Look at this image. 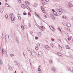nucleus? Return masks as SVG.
I'll return each mask as SVG.
<instances>
[{"mask_svg": "<svg viewBox=\"0 0 73 73\" xmlns=\"http://www.w3.org/2000/svg\"><path fill=\"white\" fill-rule=\"evenodd\" d=\"M13 15V13H11L10 14L9 16V18L11 20V23H13L15 21V17H13L12 18V15Z\"/></svg>", "mask_w": 73, "mask_h": 73, "instance_id": "obj_1", "label": "nucleus"}, {"mask_svg": "<svg viewBox=\"0 0 73 73\" xmlns=\"http://www.w3.org/2000/svg\"><path fill=\"white\" fill-rule=\"evenodd\" d=\"M66 70H70L71 72L73 73V67H67L66 68Z\"/></svg>", "mask_w": 73, "mask_h": 73, "instance_id": "obj_2", "label": "nucleus"}, {"mask_svg": "<svg viewBox=\"0 0 73 73\" xmlns=\"http://www.w3.org/2000/svg\"><path fill=\"white\" fill-rule=\"evenodd\" d=\"M31 55L33 56H36V52H35L32 51L31 52Z\"/></svg>", "mask_w": 73, "mask_h": 73, "instance_id": "obj_3", "label": "nucleus"}, {"mask_svg": "<svg viewBox=\"0 0 73 73\" xmlns=\"http://www.w3.org/2000/svg\"><path fill=\"white\" fill-rule=\"evenodd\" d=\"M9 35H6L5 36V40L6 42L7 41V40H9Z\"/></svg>", "mask_w": 73, "mask_h": 73, "instance_id": "obj_4", "label": "nucleus"}, {"mask_svg": "<svg viewBox=\"0 0 73 73\" xmlns=\"http://www.w3.org/2000/svg\"><path fill=\"white\" fill-rule=\"evenodd\" d=\"M68 7H73V5L72 4V3H68V5H67Z\"/></svg>", "mask_w": 73, "mask_h": 73, "instance_id": "obj_5", "label": "nucleus"}, {"mask_svg": "<svg viewBox=\"0 0 73 73\" xmlns=\"http://www.w3.org/2000/svg\"><path fill=\"white\" fill-rule=\"evenodd\" d=\"M35 13L36 16V17H37L39 19H41V18H40V16L38 15V14H37V13L35 12Z\"/></svg>", "mask_w": 73, "mask_h": 73, "instance_id": "obj_6", "label": "nucleus"}, {"mask_svg": "<svg viewBox=\"0 0 73 73\" xmlns=\"http://www.w3.org/2000/svg\"><path fill=\"white\" fill-rule=\"evenodd\" d=\"M38 55L39 56H42V52L41 51L38 52Z\"/></svg>", "mask_w": 73, "mask_h": 73, "instance_id": "obj_7", "label": "nucleus"}, {"mask_svg": "<svg viewBox=\"0 0 73 73\" xmlns=\"http://www.w3.org/2000/svg\"><path fill=\"white\" fill-rule=\"evenodd\" d=\"M45 48L48 50H49V46L46 45L45 46Z\"/></svg>", "mask_w": 73, "mask_h": 73, "instance_id": "obj_8", "label": "nucleus"}, {"mask_svg": "<svg viewBox=\"0 0 73 73\" xmlns=\"http://www.w3.org/2000/svg\"><path fill=\"white\" fill-rule=\"evenodd\" d=\"M8 69L9 71H12V68L11 66H9Z\"/></svg>", "mask_w": 73, "mask_h": 73, "instance_id": "obj_9", "label": "nucleus"}, {"mask_svg": "<svg viewBox=\"0 0 73 73\" xmlns=\"http://www.w3.org/2000/svg\"><path fill=\"white\" fill-rule=\"evenodd\" d=\"M66 25L68 27H71V25L70 23H68V24H66Z\"/></svg>", "mask_w": 73, "mask_h": 73, "instance_id": "obj_10", "label": "nucleus"}, {"mask_svg": "<svg viewBox=\"0 0 73 73\" xmlns=\"http://www.w3.org/2000/svg\"><path fill=\"white\" fill-rule=\"evenodd\" d=\"M65 47L67 49H70V47H69L68 45H66Z\"/></svg>", "mask_w": 73, "mask_h": 73, "instance_id": "obj_11", "label": "nucleus"}, {"mask_svg": "<svg viewBox=\"0 0 73 73\" xmlns=\"http://www.w3.org/2000/svg\"><path fill=\"white\" fill-rule=\"evenodd\" d=\"M52 69L53 71V72H55V70H56V68L54 67H53Z\"/></svg>", "mask_w": 73, "mask_h": 73, "instance_id": "obj_12", "label": "nucleus"}, {"mask_svg": "<svg viewBox=\"0 0 73 73\" xmlns=\"http://www.w3.org/2000/svg\"><path fill=\"white\" fill-rule=\"evenodd\" d=\"M21 7L23 8H25V6L24 4L21 5Z\"/></svg>", "mask_w": 73, "mask_h": 73, "instance_id": "obj_13", "label": "nucleus"}, {"mask_svg": "<svg viewBox=\"0 0 73 73\" xmlns=\"http://www.w3.org/2000/svg\"><path fill=\"white\" fill-rule=\"evenodd\" d=\"M62 17V18H63V19H66V17L65 16L63 15Z\"/></svg>", "mask_w": 73, "mask_h": 73, "instance_id": "obj_14", "label": "nucleus"}, {"mask_svg": "<svg viewBox=\"0 0 73 73\" xmlns=\"http://www.w3.org/2000/svg\"><path fill=\"white\" fill-rule=\"evenodd\" d=\"M5 5L7 7H10V8H11V7L8 4H7V3H5Z\"/></svg>", "mask_w": 73, "mask_h": 73, "instance_id": "obj_15", "label": "nucleus"}, {"mask_svg": "<svg viewBox=\"0 0 73 73\" xmlns=\"http://www.w3.org/2000/svg\"><path fill=\"white\" fill-rule=\"evenodd\" d=\"M54 15H55V16H58V15L57 14V12H56V11H54Z\"/></svg>", "mask_w": 73, "mask_h": 73, "instance_id": "obj_16", "label": "nucleus"}, {"mask_svg": "<svg viewBox=\"0 0 73 73\" xmlns=\"http://www.w3.org/2000/svg\"><path fill=\"white\" fill-rule=\"evenodd\" d=\"M2 54H4V49H3L2 50Z\"/></svg>", "mask_w": 73, "mask_h": 73, "instance_id": "obj_17", "label": "nucleus"}, {"mask_svg": "<svg viewBox=\"0 0 73 73\" xmlns=\"http://www.w3.org/2000/svg\"><path fill=\"white\" fill-rule=\"evenodd\" d=\"M18 17L19 20H20L21 19V17H20V15H18Z\"/></svg>", "mask_w": 73, "mask_h": 73, "instance_id": "obj_18", "label": "nucleus"}, {"mask_svg": "<svg viewBox=\"0 0 73 73\" xmlns=\"http://www.w3.org/2000/svg\"><path fill=\"white\" fill-rule=\"evenodd\" d=\"M57 10L58 12H60H60H61V10H60L58 9H57Z\"/></svg>", "mask_w": 73, "mask_h": 73, "instance_id": "obj_19", "label": "nucleus"}, {"mask_svg": "<svg viewBox=\"0 0 73 73\" xmlns=\"http://www.w3.org/2000/svg\"><path fill=\"white\" fill-rule=\"evenodd\" d=\"M3 64V61L2 60L0 59V65H2Z\"/></svg>", "mask_w": 73, "mask_h": 73, "instance_id": "obj_20", "label": "nucleus"}, {"mask_svg": "<svg viewBox=\"0 0 73 73\" xmlns=\"http://www.w3.org/2000/svg\"><path fill=\"white\" fill-rule=\"evenodd\" d=\"M37 4L36 3H35L34 5V7H37Z\"/></svg>", "mask_w": 73, "mask_h": 73, "instance_id": "obj_21", "label": "nucleus"}, {"mask_svg": "<svg viewBox=\"0 0 73 73\" xmlns=\"http://www.w3.org/2000/svg\"><path fill=\"white\" fill-rule=\"evenodd\" d=\"M35 48L36 50H37L38 49V46H36L35 47Z\"/></svg>", "mask_w": 73, "mask_h": 73, "instance_id": "obj_22", "label": "nucleus"}, {"mask_svg": "<svg viewBox=\"0 0 73 73\" xmlns=\"http://www.w3.org/2000/svg\"><path fill=\"white\" fill-rule=\"evenodd\" d=\"M14 63L15 64H16V65H18V63H17V61H15L14 62Z\"/></svg>", "mask_w": 73, "mask_h": 73, "instance_id": "obj_23", "label": "nucleus"}, {"mask_svg": "<svg viewBox=\"0 0 73 73\" xmlns=\"http://www.w3.org/2000/svg\"><path fill=\"white\" fill-rule=\"evenodd\" d=\"M8 17V15H7V14L5 15V17L6 18H7Z\"/></svg>", "mask_w": 73, "mask_h": 73, "instance_id": "obj_24", "label": "nucleus"}, {"mask_svg": "<svg viewBox=\"0 0 73 73\" xmlns=\"http://www.w3.org/2000/svg\"><path fill=\"white\" fill-rule=\"evenodd\" d=\"M23 14L24 15H27V13L25 11L24 12Z\"/></svg>", "mask_w": 73, "mask_h": 73, "instance_id": "obj_25", "label": "nucleus"}, {"mask_svg": "<svg viewBox=\"0 0 73 73\" xmlns=\"http://www.w3.org/2000/svg\"><path fill=\"white\" fill-rule=\"evenodd\" d=\"M0 11L1 13H3V9H1L0 10Z\"/></svg>", "mask_w": 73, "mask_h": 73, "instance_id": "obj_26", "label": "nucleus"}, {"mask_svg": "<svg viewBox=\"0 0 73 73\" xmlns=\"http://www.w3.org/2000/svg\"><path fill=\"white\" fill-rule=\"evenodd\" d=\"M16 40L18 41V43H19V39L18 38H16Z\"/></svg>", "mask_w": 73, "mask_h": 73, "instance_id": "obj_27", "label": "nucleus"}, {"mask_svg": "<svg viewBox=\"0 0 73 73\" xmlns=\"http://www.w3.org/2000/svg\"><path fill=\"white\" fill-rule=\"evenodd\" d=\"M49 62L50 64H52V60H50L49 61Z\"/></svg>", "mask_w": 73, "mask_h": 73, "instance_id": "obj_28", "label": "nucleus"}, {"mask_svg": "<svg viewBox=\"0 0 73 73\" xmlns=\"http://www.w3.org/2000/svg\"><path fill=\"white\" fill-rule=\"evenodd\" d=\"M59 49H62V47H61V46H59Z\"/></svg>", "mask_w": 73, "mask_h": 73, "instance_id": "obj_29", "label": "nucleus"}, {"mask_svg": "<svg viewBox=\"0 0 73 73\" xmlns=\"http://www.w3.org/2000/svg\"><path fill=\"white\" fill-rule=\"evenodd\" d=\"M41 10L42 11V10L44 9V7H42V6H41Z\"/></svg>", "mask_w": 73, "mask_h": 73, "instance_id": "obj_30", "label": "nucleus"}, {"mask_svg": "<svg viewBox=\"0 0 73 73\" xmlns=\"http://www.w3.org/2000/svg\"><path fill=\"white\" fill-rule=\"evenodd\" d=\"M62 12H63V13H65V11L63 10V11H62Z\"/></svg>", "mask_w": 73, "mask_h": 73, "instance_id": "obj_31", "label": "nucleus"}, {"mask_svg": "<svg viewBox=\"0 0 73 73\" xmlns=\"http://www.w3.org/2000/svg\"><path fill=\"white\" fill-rule=\"evenodd\" d=\"M44 17H45V18H47V16L46 15H44Z\"/></svg>", "mask_w": 73, "mask_h": 73, "instance_id": "obj_32", "label": "nucleus"}, {"mask_svg": "<svg viewBox=\"0 0 73 73\" xmlns=\"http://www.w3.org/2000/svg\"><path fill=\"white\" fill-rule=\"evenodd\" d=\"M21 28L23 30H24V27H23V26H21Z\"/></svg>", "mask_w": 73, "mask_h": 73, "instance_id": "obj_33", "label": "nucleus"}, {"mask_svg": "<svg viewBox=\"0 0 73 73\" xmlns=\"http://www.w3.org/2000/svg\"><path fill=\"white\" fill-rule=\"evenodd\" d=\"M26 4L27 5H29V2H27Z\"/></svg>", "mask_w": 73, "mask_h": 73, "instance_id": "obj_34", "label": "nucleus"}, {"mask_svg": "<svg viewBox=\"0 0 73 73\" xmlns=\"http://www.w3.org/2000/svg\"><path fill=\"white\" fill-rule=\"evenodd\" d=\"M38 71H41V69L40 68H38Z\"/></svg>", "mask_w": 73, "mask_h": 73, "instance_id": "obj_35", "label": "nucleus"}, {"mask_svg": "<svg viewBox=\"0 0 73 73\" xmlns=\"http://www.w3.org/2000/svg\"><path fill=\"white\" fill-rule=\"evenodd\" d=\"M27 7H28L29 8V11H31V8H29V6H27Z\"/></svg>", "mask_w": 73, "mask_h": 73, "instance_id": "obj_36", "label": "nucleus"}, {"mask_svg": "<svg viewBox=\"0 0 73 73\" xmlns=\"http://www.w3.org/2000/svg\"><path fill=\"white\" fill-rule=\"evenodd\" d=\"M11 57H13V56H14V55H13V54H11Z\"/></svg>", "mask_w": 73, "mask_h": 73, "instance_id": "obj_37", "label": "nucleus"}, {"mask_svg": "<svg viewBox=\"0 0 73 73\" xmlns=\"http://www.w3.org/2000/svg\"><path fill=\"white\" fill-rule=\"evenodd\" d=\"M42 11L43 12V13H45V10H44V9L42 10Z\"/></svg>", "mask_w": 73, "mask_h": 73, "instance_id": "obj_38", "label": "nucleus"}, {"mask_svg": "<svg viewBox=\"0 0 73 73\" xmlns=\"http://www.w3.org/2000/svg\"><path fill=\"white\" fill-rule=\"evenodd\" d=\"M58 29L59 31L61 32V29L60 28H59V27H58Z\"/></svg>", "mask_w": 73, "mask_h": 73, "instance_id": "obj_39", "label": "nucleus"}, {"mask_svg": "<svg viewBox=\"0 0 73 73\" xmlns=\"http://www.w3.org/2000/svg\"><path fill=\"white\" fill-rule=\"evenodd\" d=\"M52 12H54V9H52Z\"/></svg>", "mask_w": 73, "mask_h": 73, "instance_id": "obj_40", "label": "nucleus"}, {"mask_svg": "<svg viewBox=\"0 0 73 73\" xmlns=\"http://www.w3.org/2000/svg\"><path fill=\"white\" fill-rule=\"evenodd\" d=\"M36 40H37L38 39V37L37 36H36L35 37Z\"/></svg>", "mask_w": 73, "mask_h": 73, "instance_id": "obj_41", "label": "nucleus"}, {"mask_svg": "<svg viewBox=\"0 0 73 73\" xmlns=\"http://www.w3.org/2000/svg\"><path fill=\"white\" fill-rule=\"evenodd\" d=\"M36 45L38 47V46H40V44H37Z\"/></svg>", "mask_w": 73, "mask_h": 73, "instance_id": "obj_42", "label": "nucleus"}, {"mask_svg": "<svg viewBox=\"0 0 73 73\" xmlns=\"http://www.w3.org/2000/svg\"><path fill=\"white\" fill-rule=\"evenodd\" d=\"M68 40H71V39L70 38H68Z\"/></svg>", "mask_w": 73, "mask_h": 73, "instance_id": "obj_43", "label": "nucleus"}, {"mask_svg": "<svg viewBox=\"0 0 73 73\" xmlns=\"http://www.w3.org/2000/svg\"><path fill=\"white\" fill-rule=\"evenodd\" d=\"M30 33L31 35H32V36H33V33H31V32H29Z\"/></svg>", "mask_w": 73, "mask_h": 73, "instance_id": "obj_44", "label": "nucleus"}, {"mask_svg": "<svg viewBox=\"0 0 73 73\" xmlns=\"http://www.w3.org/2000/svg\"><path fill=\"white\" fill-rule=\"evenodd\" d=\"M58 55H59V56H61V54H60V52H58Z\"/></svg>", "mask_w": 73, "mask_h": 73, "instance_id": "obj_45", "label": "nucleus"}, {"mask_svg": "<svg viewBox=\"0 0 73 73\" xmlns=\"http://www.w3.org/2000/svg\"><path fill=\"white\" fill-rule=\"evenodd\" d=\"M18 2L19 3H21V0L18 1Z\"/></svg>", "mask_w": 73, "mask_h": 73, "instance_id": "obj_46", "label": "nucleus"}, {"mask_svg": "<svg viewBox=\"0 0 73 73\" xmlns=\"http://www.w3.org/2000/svg\"><path fill=\"white\" fill-rule=\"evenodd\" d=\"M41 29H42V31H44V29L42 28Z\"/></svg>", "mask_w": 73, "mask_h": 73, "instance_id": "obj_47", "label": "nucleus"}, {"mask_svg": "<svg viewBox=\"0 0 73 73\" xmlns=\"http://www.w3.org/2000/svg\"><path fill=\"white\" fill-rule=\"evenodd\" d=\"M51 46L53 48H54V45H53L52 46Z\"/></svg>", "mask_w": 73, "mask_h": 73, "instance_id": "obj_48", "label": "nucleus"}, {"mask_svg": "<svg viewBox=\"0 0 73 73\" xmlns=\"http://www.w3.org/2000/svg\"><path fill=\"white\" fill-rule=\"evenodd\" d=\"M28 1H25V3L27 4V3H28Z\"/></svg>", "mask_w": 73, "mask_h": 73, "instance_id": "obj_49", "label": "nucleus"}, {"mask_svg": "<svg viewBox=\"0 0 73 73\" xmlns=\"http://www.w3.org/2000/svg\"><path fill=\"white\" fill-rule=\"evenodd\" d=\"M45 1L46 2H48V1H49V0H45Z\"/></svg>", "mask_w": 73, "mask_h": 73, "instance_id": "obj_50", "label": "nucleus"}, {"mask_svg": "<svg viewBox=\"0 0 73 73\" xmlns=\"http://www.w3.org/2000/svg\"><path fill=\"white\" fill-rule=\"evenodd\" d=\"M28 15H30V16H31V14H30V13H29L28 14Z\"/></svg>", "mask_w": 73, "mask_h": 73, "instance_id": "obj_51", "label": "nucleus"}, {"mask_svg": "<svg viewBox=\"0 0 73 73\" xmlns=\"http://www.w3.org/2000/svg\"><path fill=\"white\" fill-rule=\"evenodd\" d=\"M50 45H51V46H52V45H53V44H52V43H51L50 44Z\"/></svg>", "mask_w": 73, "mask_h": 73, "instance_id": "obj_52", "label": "nucleus"}, {"mask_svg": "<svg viewBox=\"0 0 73 73\" xmlns=\"http://www.w3.org/2000/svg\"><path fill=\"white\" fill-rule=\"evenodd\" d=\"M4 36H3V35H2V38H4Z\"/></svg>", "mask_w": 73, "mask_h": 73, "instance_id": "obj_53", "label": "nucleus"}, {"mask_svg": "<svg viewBox=\"0 0 73 73\" xmlns=\"http://www.w3.org/2000/svg\"><path fill=\"white\" fill-rule=\"evenodd\" d=\"M39 73H42V72L41 71Z\"/></svg>", "mask_w": 73, "mask_h": 73, "instance_id": "obj_54", "label": "nucleus"}, {"mask_svg": "<svg viewBox=\"0 0 73 73\" xmlns=\"http://www.w3.org/2000/svg\"><path fill=\"white\" fill-rule=\"evenodd\" d=\"M38 68H41V65H39Z\"/></svg>", "mask_w": 73, "mask_h": 73, "instance_id": "obj_55", "label": "nucleus"}, {"mask_svg": "<svg viewBox=\"0 0 73 73\" xmlns=\"http://www.w3.org/2000/svg\"><path fill=\"white\" fill-rule=\"evenodd\" d=\"M27 50H28V51H29V49H28V47L27 48Z\"/></svg>", "mask_w": 73, "mask_h": 73, "instance_id": "obj_56", "label": "nucleus"}, {"mask_svg": "<svg viewBox=\"0 0 73 73\" xmlns=\"http://www.w3.org/2000/svg\"><path fill=\"white\" fill-rule=\"evenodd\" d=\"M62 24L63 25H65V23H62Z\"/></svg>", "mask_w": 73, "mask_h": 73, "instance_id": "obj_57", "label": "nucleus"}, {"mask_svg": "<svg viewBox=\"0 0 73 73\" xmlns=\"http://www.w3.org/2000/svg\"><path fill=\"white\" fill-rule=\"evenodd\" d=\"M23 56H25V54H24V52H23Z\"/></svg>", "mask_w": 73, "mask_h": 73, "instance_id": "obj_58", "label": "nucleus"}, {"mask_svg": "<svg viewBox=\"0 0 73 73\" xmlns=\"http://www.w3.org/2000/svg\"><path fill=\"white\" fill-rule=\"evenodd\" d=\"M28 7H27V9H28V10H29V8H28Z\"/></svg>", "mask_w": 73, "mask_h": 73, "instance_id": "obj_59", "label": "nucleus"}, {"mask_svg": "<svg viewBox=\"0 0 73 73\" xmlns=\"http://www.w3.org/2000/svg\"><path fill=\"white\" fill-rule=\"evenodd\" d=\"M52 40L53 41H54V39H53Z\"/></svg>", "mask_w": 73, "mask_h": 73, "instance_id": "obj_60", "label": "nucleus"}, {"mask_svg": "<svg viewBox=\"0 0 73 73\" xmlns=\"http://www.w3.org/2000/svg\"><path fill=\"white\" fill-rule=\"evenodd\" d=\"M40 28H43V26H41L40 27Z\"/></svg>", "mask_w": 73, "mask_h": 73, "instance_id": "obj_61", "label": "nucleus"}, {"mask_svg": "<svg viewBox=\"0 0 73 73\" xmlns=\"http://www.w3.org/2000/svg\"><path fill=\"white\" fill-rule=\"evenodd\" d=\"M1 5V2H0V5Z\"/></svg>", "mask_w": 73, "mask_h": 73, "instance_id": "obj_62", "label": "nucleus"}, {"mask_svg": "<svg viewBox=\"0 0 73 73\" xmlns=\"http://www.w3.org/2000/svg\"><path fill=\"white\" fill-rule=\"evenodd\" d=\"M5 1H6V2H7L8 1L7 0H5Z\"/></svg>", "mask_w": 73, "mask_h": 73, "instance_id": "obj_63", "label": "nucleus"}, {"mask_svg": "<svg viewBox=\"0 0 73 73\" xmlns=\"http://www.w3.org/2000/svg\"><path fill=\"white\" fill-rule=\"evenodd\" d=\"M14 73H17L16 72V71H15V72Z\"/></svg>", "mask_w": 73, "mask_h": 73, "instance_id": "obj_64", "label": "nucleus"}]
</instances>
